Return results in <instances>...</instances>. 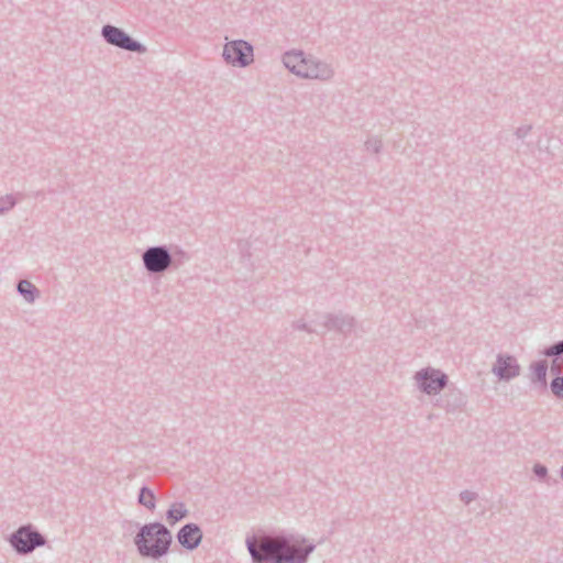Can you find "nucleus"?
<instances>
[{
  "label": "nucleus",
  "instance_id": "6",
  "mask_svg": "<svg viewBox=\"0 0 563 563\" xmlns=\"http://www.w3.org/2000/svg\"><path fill=\"white\" fill-rule=\"evenodd\" d=\"M13 545L20 552H27L34 549L35 545L42 544L43 540L36 532H31L27 529H20L12 539Z\"/></svg>",
  "mask_w": 563,
  "mask_h": 563
},
{
  "label": "nucleus",
  "instance_id": "9",
  "mask_svg": "<svg viewBox=\"0 0 563 563\" xmlns=\"http://www.w3.org/2000/svg\"><path fill=\"white\" fill-rule=\"evenodd\" d=\"M178 539L184 547L194 549L201 540V532L198 527L187 525L180 530Z\"/></svg>",
  "mask_w": 563,
  "mask_h": 563
},
{
  "label": "nucleus",
  "instance_id": "4",
  "mask_svg": "<svg viewBox=\"0 0 563 563\" xmlns=\"http://www.w3.org/2000/svg\"><path fill=\"white\" fill-rule=\"evenodd\" d=\"M285 65L296 75L302 77H320L321 74L316 65L306 60L300 53L286 54Z\"/></svg>",
  "mask_w": 563,
  "mask_h": 563
},
{
  "label": "nucleus",
  "instance_id": "10",
  "mask_svg": "<svg viewBox=\"0 0 563 563\" xmlns=\"http://www.w3.org/2000/svg\"><path fill=\"white\" fill-rule=\"evenodd\" d=\"M495 372L500 378H511L518 374V366L514 358L500 357L497 361Z\"/></svg>",
  "mask_w": 563,
  "mask_h": 563
},
{
  "label": "nucleus",
  "instance_id": "7",
  "mask_svg": "<svg viewBox=\"0 0 563 563\" xmlns=\"http://www.w3.org/2000/svg\"><path fill=\"white\" fill-rule=\"evenodd\" d=\"M103 35L111 44H115L129 51H140L141 48L140 44L134 42L124 32L117 27L106 26L103 29Z\"/></svg>",
  "mask_w": 563,
  "mask_h": 563
},
{
  "label": "nucleus",
  "instance_id": "14",
  "mask_svg": "<svg viewBox=\"0 0 563 563\" xmlns=\"http://www.w3.org/2000/svg\"><path fill=\"white\" fill-rule=\"evenodd\" d=\"M551 388L556 396L563 397V377L555 378L552 382Z\"/></svg>",
  "mask_w": 563,
  "mask_h": 563
},
{
  "label": "nucleus",
  "instance_id": "17",
  "mask_svg": "<svg viewBox=\"0 0 563 563\" xmlns=\"http://www.w3.org/2000/svg\"><path fill=\"white\" fill-rule=\"evenodd\" d=\"M544 374H545V367H544V366H542V367L540 368V375H542V376H543Z\"/></svg>",
  "mask_w": 563,
  "mask_h": 563
},
{
  "label": "nucleus",
  "instance_id": "11",
  "mask_svg": "<svg viewBox=\"0 0 563 563\" xmlns=\"http://www.w3.org/2000/svg\"><path fill=\"white\" fill-rule=\"evenodd\" d=\"M185 515H186V509H185L184 505L177 504V505H174L169 509L167 520L170 525H175L177 521L183 519L185 517Z\"/></svg>",
  "mask_w": 563,
  "mask_h": 563
},
{
  "label": "nucleus",
  "instance_id": "1",
  "mask_svg": "<svg viewBox=\"0 0 563 563\" xmlns=\"http://www.w3.org/2000/svg\"><path fill=\"white\" fill-rule=\"evenodd\" d=\"M249 550L257 563H301L311 548L290 545L280 539L261 538L249 541Z\"/></svg>",
  "mask_w": 563,
  "mask_h": 563
},
{
  "label": "nucleus",
  "instance_id": "15",
  "mask_svg": "<svg viewBox=\"0 0 563 563\" xmlns=\"http://www.w3.org/2000/svg\"><path fill=\"white\" fill-rule=\"evenodd\" d=\"M563 352V343L551 346L547 351V355H556Z\"/></svg>",
  "mask_w": 563,
  "mask_h": 563
},
{
  "label": "nucleus",
  "instance_id": "16",
  "mask_svg": "<svg viewBox=\"0 0 563 563\" xmlns=\"http://www.w3.org/2000/svg\"><path fill=\"white\" fill-rule=\"evenodd\" d=\"M534 472H536L538 475L543 476V475H545L547 470H545V467H543V466H536V467H534Z\"/></svg>",
  "mask_w": 563,
  "mask_h": 563
},
{
  "label": "nucleus",
  "instance_id": "3",
  "mask_svg": "<svg viewBox=\"0 0 563 563\" xmlns=\"http://www.w3.org/2000/svg\"><path fill=\"white\" fill-rule=\"evenodd\" d=\"M223 55L232 65L245 66L253 59V49L246 42L234 41L225 45Z\"/></svg>",
  "mask_w": 563,
  "mask_h": 563
},
{
  "label": "nucleus",
  "instance_id": "8",
  "mask_svg": "<svg viewBox=\"0 0 563 563\" xmlns=\"http://www.w3.org/2000/svg\"><path fill=\"white\" fill-rule=\"evenodd\" d=\"M422 389L428 394L438 393L444 385V375L437 371H426L418 374Z\"/></svg>",
  "mask_w": 563,
  "mask_h": 563
},
{
  "label": "nucleus",
  "instance_id": "5",
  "mask_svg": "<svg viewBox=\"0 0 563 563\" xmlns=\"http://www.w3.org/2000/svg\"><path fill=\"white\" fill-rule=\"evenodd\" d=\"M144 263L148 271L162 272L168 267L170 258L166 251L159 247H154L150 249L144 254Z\"/></svg>",
  "mask_w": 563,
  "mask_h": 563
},
{
  "label": "nucleus",
  "instance_id": "12",
  "mask_svg": "<svg viewBox=\"0 0 563 563\" xmlns=\"http://www.w3.org/2000/svg\"><path fill=\"white\" fill-rule=\"evenodd\" d=\"M18 289L25 297L26 300H29V301L33 300V298H34V296H33L34 287H33V285L30 282H27V280L20 282L19 286H18Z\"/></svg>",
  "mask_w": 563,
  "mask_h": 563
},
{
  "label": "nucleus",
  "instance_id": "13",
  "mask_svg": "<svg viewBox=\"0 0 563 563\" xmlns=\"http://www.w3.org/2000/svg\"><path fill=\"white\" fill-rule=\"evenodd\" d=\"M140 503L148 508L154 507V496L151 492L143 489L140 494Z\"/></svg>",
  "mask_w": 563,
  "mask_h": 563
},
{
  "label": "nucleus",
  "instance_id": "2",
  "mask_svg": "<svg viewBox=\"0 0 563 563\" xmlns=\"http://www.w3.org/2000/svg\"><path fill=\"white\" fill-rule=\"evenodd\" d=\"M135 542L143 555L158 556L167 550L170 536L162 525L154 523L145 526Z\"/></svg>",
  "mask_w": 563,
  "mask_h": 563
}]
</instances>
